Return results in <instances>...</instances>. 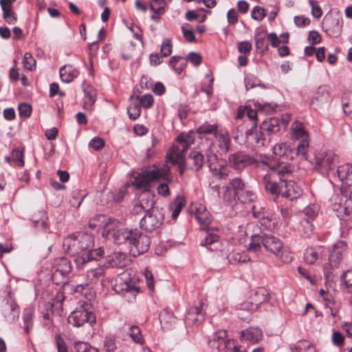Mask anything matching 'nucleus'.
<instances>
[{
  "instance_id": "obj_63",
  "label": "nucleus",
  "mask_w": 352,
  "mask_h": 352,
  "mask_svg": "<svg viewBox=\"0 0 352 352\" xmlns=\"http://www.w3.org/2000/svg\"><path fill=\"white\" fill-rule=\"evenodd\" d=\"M309 3L311 6V14L314 17L318 19L322 14V10L320 6L314 0H310Z\"/></svg>"
},
{
  "instance_id": "obj_6",
  "label": "nucleus",
  "mask_w": 352,
  "mask_h": 352,
  "mask_svg": "<svg viewBox=\"0 0 352 352\" xmlns=\"http://www.w3.org/2000/svg\"><path fill=\"white\" fill-rule=\"evenodd\" d=\"M133 231L123 228L119 221L116 219H109L103 227L102 234L106 238L111 236L114 242L117 244L125 243L130 244L131 238L133 236Z\"/></svg>"
},
{
  "instance_id": "obj_32",
  "label": "nucleus",
  "mask_w": 352,
  "mask_h": 352,
  "mask_svg": "<svg viewBox=\"0 0 352 352\" xmlns=\"http://www.w3.org/2000/svg\"><path fill=\"white\" fill-rule=\"evenodd\" d=\"M56 270L54 271V276L60 274L61 276H65L70 272L72 266L69 261L65 258H60L57 261L56 265Z\"/></svg>"
},
{
  "instance_id": "obj_22",
  "label": "nucleus",
  "mask_w": 352,
  "mask_h": 352,
  "mask_svg": "<svg viewBox=\"0 0 352 352\" xmlns=\"http://www.w3.org/2000/svg\"><path fill=\"white\" fill-rule=\"evenodd\" d=\"M229 162L236 169H240L251 163V158L241 152L236 153L229 157Z\"/></svg>"
},
{
  "instance_id": "obj_24",
  "label": "nucleus",
  "mask_w": 352,
  "mask_h": 352,
  "mask_svg": "<svg viewBox=\"0 0 352 352\" xmlns=\"http://www.w3.org/2000/svg\"><path fill=\"white\" fill-rule=\"evenodd\" d=\"M340 179L346 186H352V165L344 164L338 166L337 170Z\"/></svg>"
},
{
  "instance_id": "obj_13",
  "label": "nucleus",
  "mask_w": 352,
  "mask_h": 352,
  "mask_svg": "<svg viewBox=\"0 0 352 352\" xmlns=\"http://www.w3.org/2000/svg\"><path fill=\"white\" fill-rule=\"evenodd\" d=\"M213 147V144H211L206 153L208 166L214 176L219 179H224L228 176L227 168L217 162V155Z\"/></svg>"
},
{
  "instance_id": "obj_25",
  "label": "nucleus",
  "mask_w": 352,
  "mask_h": 352,
  "mask_svg": "<svg viewBox=\"0 0 352 352\" xmlns=\"http://www.w3.org/2000/svg\"><path fill=\"white\" fill-rule=\"evenodd\" d=\"M218 130V125L217 124H209L208 122L204 123L199 126L196 131L200 139H208V135H217Z\"/></svg>"
},
{
  "instance_id": "obj_5",
  "label": "nucleus",
  "mask_w": 352,
  "mask_h": 352,
  "mask_svg": "<svg viewBox=\"0 0 352 352\" xmlns=\"http://www.w3.org/2000/svg\"><path fill=\"white\" fill-rule=\"evenodd\" d=\"M195 216L199 223L201 230L206 231L204 239L201 242V245L206 246L217 241L219 239L218 234L214 233V230H211L210 228V224L211 223L210 214L204 205H196Z\"/></svg>"
},
{
  "instance_id": "obj_48",
  "label": "nucleus",
  "mask_w": 352,
  "mask_h": 352,
  "mask_svg": "<svg viewBox=\"0 0 352 352\" xmlns=\"http://www.w3.org/2000/svg\"><path fill=\"white\" fill-rule=\"evenodd\" d=\"M85 93V98L84 103L86 109H91L92 105L94 104L96 101V94L94 91L91 89H87L84 90Z\"/></svg>"
},
{
  "instance_id": "obj_15",
  "label": "nucleus",
  "mask_w": 352,
  "mask_h": 352,
  "mask_svg": "<svg viewBox=\"0 0 352 352\" xmlns=\"http://www.w3.org/2000/svg\"><path fill=\"white\" fill-rule=\"evenodd\" d=\"M346 250V244L342 241H339L333 245L329 257V265L331 268L338 266Z\"/></svg>"
},
{
  "instance_id": "obj_55",
  "label": "nucleus",
  "mask_w": 352,
  "mask_h": 352,
  "mask_svg": "<svg viewBox=\"0 0 352 352\" xmlns=\"http://www.w3.org/2000/svg\"><path fill=\"white\" fill-rule=\"evenodd\" d=\"M184 206V204L183 203V201L180 199H177L176 200H175L174 202L171 204V205L170 206V209L173 210V219H176L178 217Z\"/></svg>"
},
{
  "instance_id": "obj_46",
  "label": "nucleus",
  "mask_w": 352,
  "mask_h": 352,
  "mask_svg": "<svg viewBox=\"0 0 352 352\" xmlns=\"http://www.w3.org/2000/svg\"><path fill=\"white\" fill-rule=\"evenodd\" d=\"M169 63L177 74H180L185 65V60L180 56H173L170 59Z\"/></svg>"
},
{
  "instance_id": "obj_30",
  "label": "nucleus",
  "mask_w": 352,
  "mask_h": 352,
  "mask_svg": "<svg viewBox=\"0 0 352 352\" xmlns=\"http://www.w3.org/2000/svg\"><path fill=\"white\" fill-rule=\"evenodd\" d=\"M228 337V332L226 330H220L214 333L208 340V344L212 348L219 349L220 346L223 344L225 339Z\"/></svg>"
},
{
  "instance_id": "obj_26",
  "label": "nucleus",
  "mask_w": 352,
  "mask_h": 352,
  "mask_svg": "<svg viewBox=\"0 0 352 352\" xmlns=\"http://www.w3.org/2000/svg\"><path fill=\"white\" fill-rule=\"evenodd\" d=\"M59 73L62 81L67 83L72 82L78 75V70L70 65L62 67Z\"/></svg>"
},
{
  "instance_id": "obj_40",
  "label": "nucleus",
  "mask_w": 352,
  "mask_h": 352,
  "mask_svg": "<svg viewBox=\"0 0 352 352\" xmlns=\"http://www.w3.org/2000/svg\"><path fill=\"white\" fill-rule=\"evenodd\" d=\"M128 277L122 275L116 278L115 287L120 291L130 292L133 290V287L127 283Z\"/></svg>"
},
{
  "instance_id": "obj_12",
  "label": "nucleus",
  "mask_w": 352,
  "mask_h": 352,
  "mask_svg": "<svg viewBox=\"0 0 352 352\" xmlns=\"http://www.w3.org/2000/svg\"><path fill=\"white\" fill-rule=\"evenodd\" d=\"M164 220V216L159 209H153L151 212L145 213L140 221V226L148 232H152L160 228Z\"/></svg>"
},
{
  "instance_id": "obj_18",
  "label": "nucleus",
  "mask_w": 352,
  "mask_h": 352,
  "mask_svg": "<svg viewBox=\"0 0 352 352\" xmlns=\"http://www.w3.org/2000/svg\"><path fill=\"white\" fill-rule=\"evenodd\" d=\"M329 102L330 96L327 89L319 87L311 100V105L314 108L322 107Z\"/></svg>"
},
{
  "instance_id": "obj_8",
  "label": "nucleus",
  "mask_w": 352,
  "mask_h": 352,
  "mask_svg": "<svg viewBox=\"0 0 352 352\" xmlns=\"http://www.w3.org/2000/svg\"><path fill=\"white\" fill-rule=\"evenodd\" d=\"M168 173L169 168L167 166L146 170L135 177L133 184L137 188L143 189L145 192H148L151 182L160 178H166Z\"/></svg>"
},
{
  "instance_id": "obj_9",
  "label": "nucleus",
  "mask_w": 352,
  "mask_h": 352,
  "mask_svg": "<svg viewBox=\"0 0 352 352\" xmlns=\"http://www.w3.org/2000/svg\"><path fill=\"white\" fill-rule=\"evenodd\" d=\"M291 130L292 131V138L300 141L296 148V154L307 159L309 146V133L305 130L302 123L298 122H295L292 124Z\"/></svg>"
},
{
  "instance_id": "obj_36",
  "label": "nucleus",
  "mask_w": 352,
  "mask_h": 352,
  "mask_svg": "<svg viewBox=\"0 0 352 352\" xmlns=\"http://www.w3.org/2000/svg\"><path fill=\"white\" fill-rule=\"evenodd\" d=\"M111 267H122L126 265V255L121 252H114L109 256Z\"/></svg>"
},
{
  "instance_id": "obj_23",
  "label": "nucleus",
  "mask_w": 352,
  "mask_h": 352,
  "mask_svg": "<svg viewBox=\"0 0 352 352\" xmlns=\"http://www.w3.org/2000/svg\"><path fill=\"white\" fill-rule=\"evenodd\" d=\"M204 163V155L197 151H191L188 159V164L190 169L198 171Z\"/></svg>"
},
{
  "instance_id": "obj_58",
  "label": "nucleus",
  "mask_w": 352,
  "mask_h": 352,
  "mask_svg": "<svg viewBox=\"0 0 352 352\" xmlns=\"http://www.w3.org/2000/svg\"><path fill=\"white\" fill-rule=\"evenodd\" d=\"M256 198L255 195L250 190H243L238 195V199L243 203L253 201Z\"/></svg>"
},
{
  "instance_id": "obj_51",
  "label": "nucleus",
  "mask_w": 352,
  "mask_h": 352,
  "mask_svg": "<svg viewBox=\"0 0 352 352\" xmlns=\"http://www.w3.org/2000/svg\"><path fill=\"white\" fill-rule=\"evenodd\" d=\"M24 322V329L26 333H29L33 325V312L32 311H26L23 316Z\"/></svg>"
},
{
  "instance_id": "obj_31",
  "label": "nucleus",
  "mask_w": 352,
  "mask_h": 352,
  "mask_svg": "<svg viewBox=\"0 0 352 352\" xmlns=\"http://www.w3.org/2000/svg\"><path fill=\"white\" fill-rule=\"evenodd\" d=\"M19 309L16 303L12 302L7 309L3 310V315L7 322H13L19 316Z\"/></svg>"
},
{
  "instance_id": "obj_57",
  "label": "nucleus",
  "mask_w": 352,
  "mask_h": 352,
  "mask_svg": "<svg viewBox=\"0 0 352 352\" xmlns=\"http://www.w3.org/2000/svg\"><path fill=\"white\" fill-rule=\"evenodd\" d=\"M255 42H256V47L261 51H265L268 48V44L267 42V39L264 36H262L261 34H256L255 35Z\"/></svg>"
},
{
  "instance_id": "obj_27",
  "label": "nucleus",
  "mask_w": 352,
  "mask_h": 352,
  "mask_svg": "<svg viewBox=\"0 0 352 352\" xmlns=\"http://www.w3.org/2000/svg\"><path fill=\"white\" fill-rule=\"evenodd\" d=\"M140 207L143 208V211L146 213L153 210V209H157L154 207L155 199L154 195L150 194L148 192H144L141 195L140 201Z\"/></svg>"
},
{
  "instance_id": "obj_29",
  "label": "nucleus",
  "mask_w": 352,
  "mask_h": 352,
  "mask_svg": "<svg viewBox=\"0 0 352 352\" xmlns=\"http://www.w3.org/2000/svg\"><path fill=\"white\" fill-rule=\"evenodd\" d=\"M128 114L131 120H136L140 116L141 105L138 101V96L131 97L130 104L127 109Z\"/></svg>"
},
{
  "instance_id": "obj_4",
  "label": "nucleus",
  "mask_w": 352,
  "mask_h": 352,
  "mask_svg": "<svg viewBox=\"0 0 352 352\" xmlns=\"http://www.w3.org/2000/svg\"><path fill=\"white\" fill-rule=\"evenodd\" d=\"M193 135V131L179 134L177 138L179 144L177 146L170 147L166 155L167 160L169 162L173 164H178L180 174H182L184 171V153L194 142Z\"/></svg>"
},
{
  "instance_id": "obj_33",
  "label": "nucleus",
  "mask_w": 352,
  "mask_h": 352,
  "mask_svg": "<svg viewBox=\"0 0 352 352\" xmlns=\"http://www.w3.org/2000/svg\"><path fill=\"white\" fill-rule=\"evenodd\" d=\"M321 253L320 248H307L304 254V259L307 263L314 264L321 257Z\"/></svg>"
},
{
  "instance_id": "obj_56",
  "label": "nucleus",
  "mask_w": 352,
  "mask_h": 352,
  "mask_svg": "<svg viewBox=\"0 0 352 352\" xmlns=\"http://www.w3.org/2000/svg\"><path fill=\"white\" fill-rule=\"evenodd\" d=\"M77 352H98V349L87 342H77L75 343Z\"/></svg>"
},
{
  "instance_id": "obj_52",
  "label": "nucleus",
  "mask_w": 352,
  "mask_h": 352,
  "mask_svg": "<svg viewBox=\"0 0 352 352\" xmlns=\"http://www.w3.org/2000/svg\"><path fill=\"white\" fill-rule=\"evenodd\" d=\"M129 335L135 342L138 344L143 343V337L139 327L132 326L129 329Z\"/></svg>"
},
{
  "instance_id": "obj_35",
  "label": "nucleus",
  "mask_w": 352,
  "mask_h": 352,
  "mask_svg": "<svg viewBox=\"0 0 352 352\" xmlns=\"http://www.w3.org/2000/svg\"><path fill=\"white\" fill-rule=\"evenodd\" d=\"M215 138L218 142L219 151L223 153H227L230 149V138L229 135L227 133H217Z\"/></svg>"
},
{
  "instance_id": "obj_50",
  "label": "nucleus",
  "mask_w": 352,
  "mask_h": 352,
  "mask_svg": "<svg viewBox=\"0 0 352 352\" xmlns=\"http://www.w3.org/2000/svg\"><path fill=\"white\" fill-rule=\"evenodd\" d=\"M12 161L16 166L23 167L24 166L23 152L18 148L14 149L12 152Z\"/></svg>"
},
{
  "instance_id": "obj_1",
  "label": "nucleus",
  "mask_w": 352,
  "mask_h": 352,
  "mask_svg": "<svg viewBox=\"0 0 352 352\" xmlns=\"http://www.w3.org/2000/svg\"><path fill=\"white\" fill-rule=\"evenodd\" d=\"M63 245L71 255L76 256L75 261L78 267L87 263L100 258L104 251L101 248L93 250V236L89 234L77 232L65 238Z\"/></svg>"
},
{
  "instance_id": "obj_41",
  "label": "nucleus",
  "mask_w": 352,
  "mask_h": 352,
  "mask_svg": "<svg viewBox=\"0 0 352 352\" xmlns=\"http://www.w3.org/2000/svg\"><path fill=\"white\" fill-rule=\"evenodd\" d=\"M229 263L232 264L237 263H245L250 261V257L245 253L231 252L228 255Z\"/></svg>"
},
{
  "instance_id": "obj_39",
  "label": "nucleus",
  "mask_w": 352,
  "mask_h": 352,
  "mask_svg": "<svg viewBox=\"0 0 352 352\" xmlns=\"http://www.w3.org/2000/svg\"><path fill=\"white\" fill-rule=\"evenodd\" d=\"M1 8L3 10V18L6 22L10 25L14 24L17 21V16L12 8L3 6Z\"/></svg>"
},
{
  "instance_id": "obj_37",
  "label": "nucleus",
  "mask_w": 352,
  "mask_h": 352,
  "mask_svg": "<svg viewBox=\"0 0 352 352\" xmlns=\"http://www.w3.org/2000/svg\"><path fill=\"white\" fill-rule=\"evenodd\" d=\"M247 116L250 120L255 121L257 118V113L250 107L246 106L244 108L240 107L238 110L236 118L241 119Z\"/></svg>"
},
{
  "instance_id": "obj_59",
  "label": "nucleus",
  "mask_w": 352,
  "mask_h": 352,
  "mask_svg": "<svg viewBox=\"0 0 352 352\" xmlns=\"http://www.w3.org/2000/svg\"><path fill=\"white\" fill-rule=\"evenodd\" d=\"M19 112L20 117L28 118L32 113V107L30 104L26 103L20 104L19 106Z\"/></svg>"
},
{
  "instance_id": "obj_20",
  "label": "nucleus",
  "mask_w": 352,
  "mask_h": 352,
  "mask_svg": "<svg viewBox=\"0 0 352 352\" xmlns=\"http://www.w3.org/2000/svg\"><path fill=\"white\" fill-rule=\"evenodd\" d=\"M248 298L258 309L261 304L267 302L270 300V293L265 288L258 287L250 292Z\"/></svg>"
},
{
  "instance_id": "obj_21",
  "label": "nucleus",
  "mask_w": 352,
  "mask_h": 352,
  "mask_svg": "<svg viewBox=\"0 0 352 352\" xmlns=\"http://www.w3.org/2000/svg\"><path fill=\"white\" fill-rule=\"evenodd\" d=\"M262 338L263 333L258 328L250 327L240 333L241 341L246 340L253 344L258 342Z\"/></svg>"
},
{
  "instance_id": "obj_44",
  "label": "nucleus",
  "mask_w": 352,
  "mask_h": 352,
  "mask_svg": "<svg viewBox=\"0 0 352 352\" xmlns=\"http://www.w3.org/2000/svg\"><path fill=\"white\" fill-rule=\"evenodd\" d=\"M248 140L256 147L263 146L265 144V139L261 132H252L248 134Z\"/></svg>"
},
{
  "instance_id": "obj_17",
  "label": "nucleus",
  "mask_w": 352,
  "mask_h": 352,
  "mask_svg": "<svg viewBox=\"0 0 352 352\" xmlns=\"http://www.w3.org/2000/svg\"><path fill=\"white\" fill-rule=\"evenodd\" d=\"M203 305L201 302L199 307H194L189 309L185 319L187 326H198L204 320L205 313L202 309Z\"/></svg>"
},
{
  "instance_id": "obj_3",
  "label": "nucleus",
  "mask_w": 352,
  "mask_h": 352,
  "mask_svg": "<svg viewBox=\"0 0 352 352\" xmlns=\"http://www.w3.org/2000/svg\"><path fill=\"white\" fill-rule=\"evenodd\" d=\"M264 164L270 168L269 173L263 179L266 191L272 195L280 194L284 179L290 173L289 168L280 164L276 166L267 162H264Z\"/></svg>"
},
{
  "instance_id": "obj_61",
  "label": "nucleus",
  "mask_w": 352,
  "mask_h": 352,
  "mask_svg": "<svg viewBox=\"0 0 352 352\" xmlns=\"http://www.w3.org/2000/svg\"><path fill=\"white\" fill-rule=\"evenodd\" d=\"M138 101H140V105L146 108L151 107L153 104V98L151 94H146L141 97L138 96Z\"/></svg>"
},
{
  "instance_id": "obj_19",
  "label": "nucleus",
  "mask_w": 352,
  "mask_h": 352,
  "mask_svg": "<svg viewBox=\"0 0 352 352\" xmlns=\"http://www.w3.org/2000/svg\"><path fill=\"white\" fill-rule=\"evenodd\" d=\"M257 307L248 298L247 300L240 303L236 307V315L242 320L250 319L252 313L257 310Z\"/></svg>"
},
{
  "instance_id": "obj_34",
  "label": "nucleus",
  "mask_w": 352,
  "mask_h": 352,
  "mask_svg": "<svg viewBox=\"0 0 352 352\" xmlns=\"http://www.w3.org/2000/svg\"><path fill=\"white\" fill-rule=\"evenodd\" d=\"M273 153L276 156L289 159L292 157V151L286 142H281L276 144L273 148Z\"/></svg>"
},
{
  "instance_id": "obj_11",
  "label": "nucleus",
  "mask_w": 352,
  "mask_h": 352,
  "mask_svg": "<svg viewBox=\"0 0 352 352\" xmlns=\"http://www.w3.org/2000/svg\"><path fill=\"white\" fill-rule=\"evenodd\" d=\"M132 238H131L130 245H131V252L134 256L140 255L148 251L151 244L150 238L138 230H134Z\"/></svg>"
},
{
  "instance_id": "obj_2",
  "label": "nucleus",
  "mask_w": 352,
  "mask_h": 352,
  "mask_svg": "<svg viewBox=\"0 0 352 352\" xmlns=\"http://www.w3.org/2000/svg\"><path fill=\"white\" fill-rule=\"evenodd\" d=\"M262 247L267 252L278 256L285 263H289L294 259L290 253L284 251L283 243L278 237L266 234L252 235L248 250L258 253L261 251Z\"/></svg>"
},
{
  "instance_id": "obj_47",
  "label": "nucleus",
  "mask_w": 352,
  "mask_h": 352,
  "mask_svg": "<svg viewBox=\"0 0 352 352\" xmlns=\"http://www.w3.org/2000/svg\"><path fill=\"white\" fill-rule=\"evenodd\" d=\"M166 5V3L164 0H151L150 8L153 12L162 14L164 12Z\"/></svg>"
},
{
  "instance_id": "obj_42",
  "label": "nucleus",
  "mask_w": 352,
  "mask_h": 352,
  "mask_svg": "<svg viewBox=\"0 0 352 352\" xmlns=\"http://www.w3.org/2000/svg\"><path fill=\"white\" fill-rule=\"evenodd\" d=\"M223 190L222 199L223 201L229 205H232L235 203L236 197L238 198L236 192H234L229 186H223Z\"/></svg>"
},
{
  "instance_id": "obj_49",
  "label": "nucleus",
  "mask_w": 352,
  "mask_h": 352,
  "mask_svg": "<svg viewBox=\"0 0 352 352\" xmlns=\"http://www.w3.org/2000/svg\"><path fill=\"white\" fill-rule=\"evenodd\" d=\"M230 185L232 190L239 195L241 192L245 190V184L240 177H234L230 182Z\"/></svg>"
},
{
  "instance_id": "obj_38",
  "label": "nucleus",
  "mask_w": 352,
  "mask_h": 352,
  "mask_svg": "<svg viewBox=\"0 0 352 352\" xmlns=\"http://www.w3.org/2000/svg\"><path fill=\"white\" fill-rule=\"evenodd\" d=\"M342 108L344 113L352 118V92L344 94L342 97Z\"/></svg>"
},
{
  "instance_id": "obj_28",
  "label": "nucleus",
  "mask_w": 352,
  "mask_h": 352,
  "mask_svg": "<svg viewBox=\"0 0 352 352\" xmlns=\"http://www.w3.org/2000/svg\"><path fill=\"white\" fill-rule=\"evenodd\" d=\"M280 121L277 118H270L264 120L261 124V129L270 134H274L280 131Z\"/></svg>"
},
{
  "instance_id": "obj_7",
  "label": "nucleus",
  "mask_w": 352,
  "mask_h": 352,
  "mask_svg": "<svg viewBox=\"0 0 352 352\" xmlns=\"http://www.w3.org/2000/svg\"><path fill=\"white\" fill-rule=\"evenodd\" d=\"M96 322V317L93 309L87 302L74 310L68 317V322L76 327H82L86 323L93 325Z\"/></svg>"
},
{
  "instance_id": "obj_60",
  "label": "nucleus",
  "mask_w": 352,
  "mask_h": 352,
  "mask_svg": "<svg viewBox=\"0 0 352 352\" xmlns=\"http://www.w3.org/2000/svg\"><path fill=\"white\" fill-rule=\"evenodd\" d=\"M265 16V9L256 6L253 8V10L252 11V17L256 20V21H261Z\"/></svg>"
},
{
  "instance_id": "obj_16",
  "label": "nucleus",
  "mask_w": 352,
  "mask_h": 352,
  "mask_svg": "<svg viewBox=\"0 0 352 352\" xmlns=\"http://www.w3.org/2000/svg\"><path fill=\"white\" fill-rule=\"evenodd\" d=\"M280 194L289 200H294L300 197L302 190L295 182L286 181L285 178Z\"/></svg>"
},
{
  "instance_id": "obj_64",
  "label": "nucleus",
  "mask_w": 352,
  "mask_h": 352,
  "mask_svg": "<svg viewBox=\"0 0 352 352\" xmlns=\"http://www.w3.org/2000/svg\"><path fill=\"white\" fill-rule=\"evenodd\" d=\"M259 85L258 80L254 76H248L245 78V85L247 90L252 89Z\"/></svg>"
},
{
  "instance_id": "obj_45",
  "label": "nucleus",
  "mask_w": 352,
  "mask_h": 352,
  "mask_svg": "<svg viewBox=\"0 0 352 352\" xmlns=\"http://www.w3.org/2000/svg\"><path fill=\"white\" fill-rule=\"evenodd\" d=\"M295 352H316V349L309 341L302 340L296 344Z\"/></svg>"
},
{
  "instance_id": "obj_53",
  "label": "nucleus",
  "mask_w": 352,
  "mask_h": 352,
  "mask_svg": "<svg viewBox=\"0 0 352 352\" xmlns=\"http://www.w3.org/2000/svg\"><path fill=\"white\" fill-rule=\"evenodd\" d=\"M319 211V207L318 205L312 204L307 206L303 210V214L305 216L307 217V218L310 220H313L317 215Z\"/></svg>"
},
{
  "instance_id": "obj_43",
  "label": "nucleus",
  "mask_w": 352,
  "mask_h": 352,
  "mask_svg": "<svg viewBox=\"0 0 352 352\" xmlns=\"http://www.w3.org/2000/svg\"><path fill=\"white\" fill-rule=\"evenodd\" d=\"M342 284L346 292L352 294V270H346L340 276Z\"/></svg>"
},
{
  "instance_id": "obj_10",
  "label": "nucleus",
  "mask_w": 352,
  "mask_h": 352,
  "mask_svg": "<svg viewBox=\"0 0 352 352\" xmlns=\"http://www.w3.org/2000/svg\"><path fill=\"white\" fill-rule=\"evenodd\" d=\"M337 156L331 151H322L316 155L315 168L322 174H327L332 169Z\"/></svg>"
},
{
  "instance_id": "obj_62",
  "label": "nucleus",
  "mask_w": 352,
  "mask_h": 352,
  "mask_svg": "<svg viewBox=\"0 0 352 352\" xmlns=\"http://www.w3.org/2000/svg\"><path fill=\"white\" fill-rule=\"evenodd\" d=\"M172 52V45L170 39H165L161 46V53L164 56H168Z\"/></svg>"
},
{
  "instance_id": "obj_14",
  "label": "nucleus",
  "mask_w": 352,
  "mask_h": 352,
  "mask_svg": "<svg viewBox=\"0 0 352 352\" xmlns=\"http://www.w3.org/2000/svg\"><path fill=\"white\" fill-rule=\"evenodd\" d=\"M103 274L104 269L101 266H98L94 269L87 270L86 274L87 282L83 284L78 285L76 287L75 291L86 295V292L84 293L83 290H85L86 289H91L93 287V285L99 280Z\"/></svg>"
},
{
  "instance_id": "obj_54",
  "label": "nucleus",
  "mask_w": 352,
  "mask_h": 352,
  "mask_svg": "<svg viewBox=\"0 0 352 352\" xmlns=\"http://www.w3.org/2000/svg\"><path fill=\"white\" fill-rule=\"evenodd\" d=\"M23 64L24 67L30 71L34 69L36 67V60L29 52L25 54Z\"/></svg>"
}]
</instances>
